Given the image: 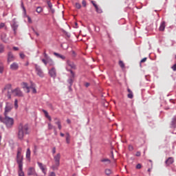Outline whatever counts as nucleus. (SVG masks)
Masks as SVG:
<instances>
[{
	"label": "nucleus",
	"mask_w": 176,
	"mask_h": 176,
	"mask_svg": "<svg viewBox=\"0 0 176 176\" xmlns=\"http://www.w3.org/2000/svg\"><path fill=\"white\" fill-rule=\"evenodd\" d=\"M10 69L12 71H17L19 69V64L17 63H13L10 65Z\"/></svg>",
	"instance_id": "14"
},
{
	"label": "nucleus",
	"mask_w": 176,
	"mask_h": 176,
	"mask_svg": "<svg viewBox=\"0 0 176 176\" xmlns=\"http://www.w3.org/2000/svg\"><path fill=\"white\" fill-rule=\"evenodd\" d=\"M104 173L106 174V175H111V174H112V170H111V169H105Z\"/></svg>",
	"instance_id": "25"
},
{
	"label": "nucleus",
	"mask_w": 176,
	"mask_h": 176,
	"mask_svg": "<svg viewBox=\"0 0 176 176\" xmlns=\"http://www.w3.org/2000/svg\"><path fill=\"white\" fill-rule=\"evenodd\" d=\"M50 10H51L52 13H54V12H55L54 9H53L52 8H50Z\"/></svg>",
	"instance_id": "62"
},
{
	"label": "nucleus",
	"mask_w": 176,
	"mask_h": 176,
	"mask_svg": "<svg viewBox=\"0 0 176 176\" xmlns=\"http://www.w3.org/2000/svg\"><path fill=\"white\" fill-rule=\"evenodd\" d=\"M47 64L50 67H53L54 65V61L52 58L47 59Z\"/></svg>",
	"instance_id": "24"
},
{
	"label": "nucleus",
	"mask_w": 176,
	"mask_h": 176,
	"mask_svg": "<svg viewBox=\"0 0 176 176\" xmlns=\"http://www.w3.org/2000/svg\"><path fill=\"white\" fill-rule=\"evenodd\" d=\"M75 6L76 9H80L82 8V6L79 3H76Z\"/></svg>",
	"instance_id": "32"
},
{
	"label": "nucleus",
	"mask_w": 176,
	"mask_h": 176,
	"mask_svg": "<svg viewBox=\"0 0 176 176\" xmlns=\"http://www.w3.org/2000/svg\"><path fill=\"white\" fill-rule=\"evenodd\" d=\"M118 64L121 68H124V63L122 60H120Z\"/></svg>",
	"instance_id": "29"
},
{
	"label": "nucleus",
	"mask_w": 176,
	"mask_h": 176,
	"mask_svg": "<svg viewBox=\"0 0 176 176\" xmlns=\"http://www.w3.org/2000/svg\"><path fill=\"white\" fill-rule=\"evenodd\" d=\"M44 57L46 58V60H49L50 58L46 52H44Z\"/></svg>",
	"instance_id": "40"
},
{
	"label": "nucleus",
	"mask_w": 176,
	"mask_h": 176,
	"mask_svg": "<svg viewBox=\"0 0 176 176\" xmlns=\"http://www.w3.org/2000/svg\"><path fill=\"white\" fill-rule=\"evenodd\" d=\"M32 90L34 94H36V89H35V87L33 89H32Z\"/></svg>",
	"instance_id": "49"
},
{
	"label": "nucleus",
	"mask_w": 176,
	"mask_h": 176,
	"mask_svg": "<svg viewBox=\"0 0 176 176\" xmlns=\"http://www.w3.org/2000/svg\"><path fill=\"white\" fill-rule=\"evenodd\" d=\"M47 6L50 8V9H52L53 8V5L52 4V2L47 1Z\"/></svg>",
	"instance_id": "38"
},
{
	"label": "nucleus",
	"mask_w": 176,
	"mask_h": 176,
	"mask_svg": "<svg viewBox=\"0 0 176 176\" xmlns=\"http://www.w3.org/2000/svg\"><path fill=\"white\" fill-rule=\"evenodd\" d=\"M67 63L69 67H71V68H72L73 69H75V68H76L75 64H74L73 62H72L71 60H67Z\"/></svg>",
	"instance_id": "20"
},
{
	"label": "nucleus",
	"mask_w": 176,
	"mask_h": 176,
	"mask_svg": "<svg viewBox=\"0 0 176 176\" xmlns=\"http://www.w3.org/2000/svg\"><path fill=\"white\" fill-rule=\"evenodd\" d=\"M54 54L57 57V58H61V60H65V56L64 55H61L57 52H54Z\"/></svg>",
	"instance_id": "18"
},
{
	"label": "nucleus",
	"mask_w": 176,
	"mask_h": 176,
	"mask_svg": "<svg viewBox=\"0 0 176 176\" xmlns=\"http://www.w3.org/2000/svg\"><path fill=\"white\" fill-rule=\"evenodd\" d=\"M100 162L102 163H104V166H108L111 163V160L108 158H104L100 160Z\"/></svg>",
	"instance_id": "15"
},
{
	"label": "nucleus",
	"mask_w": 176,
	"mask_h": 176,
	"mask_svg": "<svg viewBox=\"0 0 176 176\" xmlns=\"http://www.w3.org/2000/svg\"><path fill=\"white\" fill-rule=\"evenodd\" d=\"M34 87H35V84H34V83H31V85L29 87V89H33Z\"/></svg>",
	"instance_id": "45"
},
{
	"label": "nucleus",
	"mask_w": 176,
	"mask_h": 176,
	"mask_svg": "<svg viewBox=\"0 0 176 176\" xmlns=\"http://www.w3.org/2000/svg\"><path fill=\"white\" fill-rule=\"evenodd\" d=\"M0 122L3 123L7 129H12L13 127V124H14V119L9 117L8 116H4V118L2 117V116H0Z\"/></svg>",
	"instance_id": "3"
},
{
	"label": "nucleus",
	"mask_w": 176,
	"mask_h": 176,
	"mask_svg": "<svg viewBox=\"0 0 176 176\" xmlns=\"http://www.w3.org/2000/svg\"><path fill=\"white\" fill-rule=\"evenodd\" d=\"M35 174H36V172L35 171V168L30 167L28 169V176L35 175Z\"/></svg>",
	"instance_id": "10"
},
{
	"label": "nucleus",
	"mask_w": 176,
	"mask_h": 176,
	"mask_svg": "<svg viewBox=\"0 0 176 176\" xmlns=\"http://www.w3.org/2000/svg\"><path fill=\"white\" fill-rule=\"evenodd\" d=\"M28 23H32V21L31 20V17L28 16Z\"/></svg>",
	"instance_id": "57"
},
{
	"label": "nucleus",
	"mask_w": 176,
	"mask_h": 176,
	"mask_svg": "<svg viewBox=\"0 0 176 176\" xmlns=\"http://www.w3.org/2000/svg\"><path fill=\"white\" fill-rule=\"evenodd\" d=\"M30 128L28 127V124L23 125V124H19L18 126V133H17V138L21 141L24 140V135H27V134H30L28 130Z\"/></svg>",
	"instance_id": "1"
},
{
	"label": "nucleus",
	"mask_w": 176,
	"mask_h": 176,
	"mask_svg": "<svg viewBox=\"0 0 176 176\" xmlns=\"http://www.w3.org/2000/svg\"><path fill=\"white\" fill-rule=\"evenodd\" d=\"M3 27H5V23H1L0 24V30H2V28H3Z\"/></svg>",
	"instance_id": "48"
},
{
	"label": "nucleus",
	"mask_w": 176,
	"mask_h": 176,
	"mask_svg": "<svg viewBox=\"0 0 176 176\" xmlns=\"http://www.w3.org/2000/svg\"><path fill=\"white\" fill-rule=\"evenodd\" d=\"M61 159V154L57 153L54 156V164L52 165V170H58L60 167V160Z\"/></svg>",
	"instance_id": "4"
},
{
	"label": "nucleus",
	"mask_w": 176,
	"mask_h": 176,
	"mask_svg": "<svg viewBox=\"0 0 176 176\" xmlns=\"http://www.w3.org/2000/svg\"><path fill=\"white\" fill-rule=\"evenodd\" d=\"M171 68L173 69V71H176V63H175L173 66L171 67Z\"/></svg>",
	"instance_id": "47"
},
{
	"label": "nucleus",
	"mask_w": 176,
	"mask_h": 176,
	"mask_svg": "<svg viewBox=\"0 0 176 176\" xmlns=\"http://www.w3.org/2000/svg\"><path fill=\"white\" fill-rule=\"evenodd\" d=\"M165 28H166V22L163 21L160 25L159 30L160 31H164Z\"/></svg>",
	"instance_id": "17"
},
{
	"label": "nucleus",
	"mask_w": 176,
	"mask_h": 176,
	"mask_svg": "<svg viewBox=\"0 0 176 176\" xmlns=\"http://www.w3.org/2000/svg\"><path fill=\"white\" fill-rule=\"evenodd\" d=\"M3 49H5L3 45L0 44V53H3Z\"/></svg>",
	"instance_id": "34"
},
{
	"label": "nucleus",
	"mask_w": 176,
	"mask_h": 176,
	"mask_svg": "<svg viewBox=\"0 0 176 176\" xmlns=\"http://www.w3.org/2000/svg\"><path fill=\"white\" fill-rule=\"evenodd\" d=\"M49 176H56V173L54 172H51Z\"/></svg>",
	"instance_id": "55"
},
{
	"label": "nucleus",
	"mask_w": 176,
	"mask_h": 176,
	"mask_svg": "<svg viewBox=\"0 0 176 176\" xmlns=\"http://www.w3.org/2000/svg\"><path fill=\"white\" fill-rule=\"evenodd\" d=\"M22 151L23 148H21V147H19L17 148L16 162L19 166V176H25L24 172L23 171V155H21Z\"/></svg>",
	"instance_id": "2"
},
{
	"label": "nucleus",
	"mask_w": 176,
	"mask_h": 176,
	"mask_svg": "<svg viewBox=\"0 0 176 176\" xmlns=\"http://www.w3.org/2000/svg\"><path fill=\"white\" fill-rule=\"evenodd\" d=\"M135 156H138V157L141 156V152L138 151V152L136 153V154H135Z\"/></svg>",
	"instance_id": "53"
},
{
	"label": "nucleus",
	"mask_w": 176,
	"mask_h": 176,
	"mask_svg": "<svg viewBox=\"0 0 176 176\" xmlns=\"http://www.w3.org/2000/svg\"><path fill=\"white\" fill-rule=\"evenodd\" d=\"M23 89H26V93H30V87L27 82H23Z\"/></svg>",
	"instance_id": "21"
},
{
	"label": "nucleus",
	"mask_w": 176,
	"mask_h": 176,
	"mask_svg": "<svg viewBox=\"0 0 176 176\" xmlns=\"http://www.w3.org/2000/svg\"><path fill=\"white\" fill-rule=\"evenodd\" d=\"M12 109H13V104L10 102H6L3 113L4 116H8V115L12 112Z\"/></svg>",
	"instance_id": "5"
},
{
	"label": "nucleus",
	"mask_w": 176,
	"mask_h": 176,
	"mask_svg": "<svg viewBox=\"0 0 176 176\" xmlns=\"http://www.w3.org/2000/svg\"><path fill=\"white\" fill-rule=\"evenodd\" d=\"M170 129H175L176 128V116H174L172 118V120L170 121Z\"/></svg>",
	"instance_id": "12"
},
{
	"label": "nucleus",
	"mask_w": 176,
	"mask_h": 176,
	"mask_svg": "<svg viewBox=\"0 0 176 176\" xmlns=\"http://www.w3.org/2000/svg\"><path fill=\"white\" fill-rule=\"evenodd\" d=\"M43 112H44L45 118H49L50 116H49V113L46 111V110H43Z\"/></svg>",
	"instance_id": "36"
},
{
	"label": "nucleus",
	"mask_w": 176,
	"mask_h": 176,
	"mask_svg": "<svg viewBox=\"0 0 176 176\" xmlns=\"http://www.w3.org/2000/svg\"><path fill=\"white\" fill-rule=\"evenodd\" d=\"M56 153V147H53L52 148V154L54 155Z\"/></svg>",
	"instance_id": "56"
},
{
	"label": "nucleus",
	"mask_w": 176,
	"mask_h": 176,
	"mask_svg": "<svg viewBox=\"0 0 176 176\" xmlns=\"http://www.w3.org/2000/svg\"><path fill=\"white\" fill-rule=\"evenodd\" d=\"M42 62L43 64H45V65H47V59H42Z\"/></svg>",
	"instance_id": "41"
},
{
	"label": "nucleus",
	"mask_w": 176,
	"mask_h": 176,
	"mask_svg": "<svg viewBox=\"0 0 176 176\" xmlns=\"http://www.w3.org/2000/svg\"><path fill=\"white\" fill-rule=\"evenodd\" d=\"M13 49H14V50H16V51L19 50V47H14Z\"/></svg>",
	"instance_id": "63"
},
{
	"label": "nucleus",
	"mask_w": 176,
	"mask_h": 176,
	"mask_svg": "<svg viewBox=\"0 0 176 176\" xmlns=\"http://www.w3.org/2000/svg\"><path fill=\"white\" fill-rule=\"evenodd\" d=\"M19 56H20L21 58H22V59L25 58V55L24 54H23V53H21L19 54Z\"/></svg>",
	"instance_id": "39"
},
{
	"label": "nucleus",
	"mask_w": 176,
	"mask_h": 176,
	"mask_svg": "<svg viewBox=\"0 0 176 176\" xmlns=\"http://www.w3.org/2000/svg\"><path fill=\"white\" fill-rule=\"evenodd\" d=\"M165 163L166 166H170V164H173V163H174V159H173V157H169L166 160Z\"/></svg>",
	"instance_id": "16"
},
{
	"label": "nucleus",
	"mask_w": 176,
	"mask_h": 176,
	"mask_svg": "<svg viewBox=\"0 0 176 176\" xmlns=\"http://www.w3.org/2000/svg\"><path fill=\"white\" fill-rule=\"evenodd\" d=\"M127 91H128L129 94L133 93V91H131V89H130V88L127 89Z\"/></svg>",
	"instance_id": "60"
},
{
	"label": "nucleus",
	"mask_w": 176,
	"mask_h": 176,
	"mask_svg": "<svg viewBox=\"0 0 176 176\" xmlns=\"http://www.w3.org/2000/svg\"><path fill=\"white\" fill-rule=\"evenodd\" d=\"M82 3V6H84V8H86V1L83 0Z\"/></svg>",
	"instance_id": "52"
},
{
	"label": "nucleus",
	"mask_w": 176,
	"mask_h": 176,
	"mask_svg": "<svg viewBox=\"0 0 176 176\" xmlns=\"http://www.w3.org/2000/svg\"><path fill=\"white\" fill-rule=\"evenodd\" d=\"M72 86H71V85H69V91H72Z\"/></svg>",
	"instance_id": "61"
},
{
	"label": "nucleus",
	"mask_w": 176,
	"mask_h": 176,
	"mask_svg": "<svg viewBox=\"0 0 176 176\" xmlns=\"http://www.w3.org/2000/svg\"><path fill=\"white\" fill-rule=\"evenodd\" d=\"M60 134L61 137H64V135H65L64 133H60Z\"/></svg>",
	"instance_id": "64"
},
{
	"label": "nucleus",
	"mask_w": 176,
	"mask_h": 176,
	"mask_svg": "<svg viewBox=\"0 0 176 176\" xmlns=\"http://www.w3.org/2000/svg\"><path fill=\"white\" fill-rule=\"evenodd\" d=\"M12 24L11 25V27L14 31V34L16 35L17 34V28H19V24H17L15 19H13Z\"/></svg>",
	"instance_id": "9"
},
{
	"label": "nucleus",
	"mask_w": 176,
	"mask_h": 176,
	"mask_svg": "<svg viewBox=\"0 0 176 176\" xmlns=\"http://www.w3.org/2000/svg\"><path fill=\"white\" fill-rule=\"evenodd\" d=\"M37 164H38L39 168L43 173V174H45V175H46V168H45L46 166H43V164H42L41 162H37Z\"/></svg>",
	"instance_id": "11"
},
{
	"label": "nucleus",
	"mask_w": 176,
	"mask_h": 176,
	"mask_svg": "<svg viewBox=\"0 0 176 176\" xmlns=\"http://www.w3.org/2000/svg\"><path fill=\"white\" fill-rule=\"evenodd\" d=\"M34 32L36 34V36H39V33L35 31V30L33 29Z\"/></svg>",
	"instance_id": "58"
},
{
	"label": "nucleus",
	"mask_w": 176,
	"mask_h": 176,
	"mask_svg": "<svg viewBox=\"0 0 176 176\" xmlns=\"http://www.w3.org/2000/svg\"><path fill=\"white\" fill-rule=\"evenodd\" d=\"M34 67L36 75H38V76H39L40 78H43V76H45V74L43 73V70H42V68H41V66L35 64Z\"/></svg>",
	"instance_id": "6"
},
{
	"label": "nucleus",
	"mask_w": 176,
	"mask_h": 176,
	"mask_svg": "<svg viewBox=\"0 0 176 176\" xmlns=\"http://www.w3.org/2000/svg\"><path fill=\"white\" fill-rule=\"evenodd\" d=\"M89 86H90V83L86 82L85 83V87H89Z\"/></svg>",
	"instance_id": "59"
},
{
	"label": "nucleus",
	"mask_w": 176,
	"mask_h": 176,
	"mask_svg": "<svg viewBox=\"0 0 176 176\" xmlns=\"http://www.w3.org/2000/svg\"><path fill=\"white\" fill-rule=\"evenodd\" d=\"M3 66H0V74H3Z\"/></svg>",
	"instance_id": "42"
},
{
	"label": "nucleus",
	"mask_w": 176,
	"mask_h": 176,
	"mask_svg": "<svg viewBox=\"0 0 176 176\" xmlns=\"http://www.w3.org/2000/svg\"><path fill=\"white\" fill-rule=\"evenodd\" d=\"M70 73L72 76V78H75V74L74 73V72L72 70H70Z\"/></svg>",
	"instance_id": "54"
},
{
	"label": "nucleus",
	"mask_w": 176,
	"mask_h": 176,
	"mask_svg": "<svg viewBox=\"0 0 176 176\" xmlns=\"http://www.w3.org/2000/svg\"><path fill=\"white\" fill-rule=\"evenodd\" d=\"M12 61H14V56L12 52H8V63H12Z\"/></svg>",
	"instance_id": "13"
},
{
	"label": "nucleus",
	"mask_w": 176,
	"mask_h": 176,
	"mask_svg": "<svg viewBox=\"0 0 176 176\" xmlns=\"http://www.w3.org/2000/svg\"><path fill=\"white\" fill-rule=\"evenodd\" d=\"M133 149H134V148L133 147V146H131V145L129 146V151H133Z\"/></svg>",
	"instance_id": "51"
},
{
	"label": "nucleus",
	"mask_w": 176,
	"mask_h": 176,
	"mask_svg": "<svg viewBox=\"0 0 176 176\" xmlns=\"http://www.w3.org/2000/svg\"><path fill=\"white\" fill-rule=\"evenodd\" d=\"M146 60H147V58H144L143 59H142V60H140V65H141V63H145V61H146Z\"/></svg>",
	"instance_id": "44"
},
{
	"label": "nucleus",
	"mask_w": 176,
	"mask_h": 176,
	"mask_svg": "<svg viewBox=\"0 0 176 176\" xmlns=\"http://www.w3.org/2000/svg\"><path fill=\"white\" fill-rule=\"evenodd\" d=\"M141 167H142V166L141 165V164H138L137 165H136V168L137 169H140V168H141Z\"/></svg>",
	"instance_id": "43"
},
{
	"label": "nucleus",
	"mask_w": 176,
	"mask_h": 176,
	"mask_svg": "<svg viewBox=\"0 0 176 176\" xmlns=\"http://www.w3.org/2000/svg\"><path fill=\"white\" fill-rule=\"evenodd\" d=\"M91 3L94 5L95 8H97V6H97V4H96V2H94V1H92Z\"/></svg>",
	"instance_id": "50"
},
{
	"label": "nucleus",
	"mask_w": 176,
	"mask_h": 176,
	"mask_svg": "<svg viewBox=\"0 0 176 176\" xmlns=\"http://www.w3.org/2000/svg\"><path fill=\"white\" fill-rule=\"evenodd\" d=\"M55 124H57L58 125V129L59 130H61L62 126H61V122L60 120H58L57 122H56Z\"/></svg>",
	"instance_id": "26"
},
{
	"label": "nucleus",
	"mask_w": 176,
	"mask_h": 176,
	"mask_svg": "<svg viewBox=\"0 0 176 176\" xmlns=\"http://www.w3.org/2000/svg\"><path fill=\"white\" fill-rule=\"evenodd\" d=\"M21 8H22V9L23 10V13L25 14H27V11L25 10V7H24V3H23V1H21Z\"/></svg>",
	"instance_id": "27"
},
{
	"label": "nucleus",
	"mask_w": 176,
	"mask_h": 176,
	"mask_svg": "<svg viewBox=\"0 0 176 176\" xmlns=\"http://www.w3.org/2000/svg\"><path fill=\"white\" fill-rule=\"evenodd\" d=\"M14 107L16 108V109H17L19 108V104H18V100L17 99H16L14 100Z\"/></svg>",
	"instance_id": "33"
},
{
	"label": "nucleus",
	"mask_w": 176,
	"mask_h": 176,
	"mask_svg": "<svg viewBox=\"0 0 176 176\" xmlns=\"http://www.w3.org/2000/svg\"><path fill=\"white\" fill-rule=\"evenodd\" d=\"M5 90H12V85L11 84H8L5 86L4 89H3V92L5 91Z\"/></svg>",
	"instance_id": "23"
},
{
	"label": "nucleus",
	"mask_w": 176,
	"mask_h": 176,
	"mask_svg": "<svg viewBox=\"0 0 176 176\" xmlns=\"http://www.w3.org/2000/svg\"><path fill=\"white\" fill-rule=\"evenodd\" d=\"M48 129H49V130H52V129H53V125H52V124L49 123L48 124Z\"/></svg>",
	"instance_id": "46"
},
{
	"label": "nucleus",
	"mask_w": 176,
	"mask_h": 176,
	"mask_svg": "<svg viewBox=\"0 0 176 176\" xmlns=\"http://www.w3.org/2000/svg\"><path fill=\"white\" fill-rule=\"evenodd\" d=\"M26 159H28V160H31V150H30V148L27 149Z\"/></svg>",
	"instance_id": "19"
},
{
	"label": "nucleus",
	"mask_w": 176,
	"mask_h": 176,
	"mask_svg": "<svg viewBox=\"0 0 176 176\" xmlns=\"http://www.w3.org/2000/svg\"><path fill=\"white\" fill-rule=\"evenodd\" d=\"M49 75L51 78H53V79H56L57 77V72L55 67H52V69L49 70Z\"/></svg>",
	"instance_id": "8"
},
{
	"label": "nucleus",
	"mask_w": 176,
	"mask_h": 176,
	"mask_svg": "<svg viewBox=\"0 0 176 176\" xmlns=\"http://www.w3.org/2000/svg\"><path fill=\"white\" fill-rule=\"evenodd\" d=\"M7 97L9 100L12 98V94H10V91H9V90L8 91Z\"/></svg>",
	"instance_id": "37"
},
{
	"label": "nucleus",
	"mask_w": 176,
	"mask_h": 176,
	"mask_svg": "<svg viewBox=\"0 0 176 176\" xmlns=\"http://www.w3.org/2000/svg\"><path fill=\"white\" fill-rule=\"evenodd\" d=\"M12 93L15 96V97H23V92L20 90V88H16L15 89L11 90Z\"/></svg>",
	"instance_id": "7"
},
{
	"label": "nucleus",
	"mask_w": 176,
	"mask_h": 176,
	"mask_svg": "<svg viewBox=\"0 0 176 176\" xmlns=\"http://www.w3.org/2000/svg\"><path fill=\"white\" fill-rule=\"evenodd\" d=\"M127 97L128 98H131V99L133 98L134 97V95H133V92L128 94Z\"/></svg>",
	"instance_id": "35"
},
{
	"label": "nucleus",
	"mask_w": 176,
	"mask_h": 176,
	"mask_svg": "<svg viewBox=\"0 0 176 176\" xmlns=\"http://www.w3.org/2000/svg\"><path fill=\"white\" fill-rule=\"evenodd\" d=\"M66 142L67 144L71 142V135H69V133H66Z\"/></svg>",
	"instance_id": "22"
},
{
	"label": "nucleus",
	"mask_w": 176,
	"mask_h": 176,
	"mask_svg": "<svg viewBox=\"0 0 176 176\" xmlns=\"http://www.w3.org/2000/svg\"><path fill=\"white\" fill-rule=\"evenodd\" d=\"M95 9H96L97 13H102V10L101 8H98V6H97Z\"/></svg>",
	"instance_id": "31"
},
{
	"label": "nucleus",
	"mask_w": 176,
	"mask_h": 176,
	"mask_svg": "<svg viewBox=\"0 0 176 176\" xmlns=\"http://www.w3.org/2000/svg\"><path fill=\"white\" fill-rule=\"evenodd\" d=\"M67 82L70 86H72V85H74V80L72 78H69V80H67Z\"/></svg>",
	"instance_id": "28"
},
{
	"label": "nucleus",
	"mask_w": 176,
	"mask_h": 176,
	"mask_svg": "<svg viewBox=\"0 0 176 176\" xmlns=\"http://www.w3.org/2000/svg\"><path fill=\"white\" fill-rule=\"evenodd\" d=\"M42 10H43L42 9V7H37V8H36V11L37 13H41Z\"/></svg>",
	"instance_id": "30"
}]
</instances>
